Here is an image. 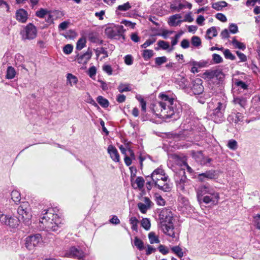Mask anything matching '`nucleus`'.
I'll use <instances>...</instances> for the list:
<instances>
[{
    "mask_svg": "<svg viewBox=\"0 0 260 260\" xmlns=\"http://www.w3.org/2000/svg\"><path fill=\"white\" fill-rule=\"evenodd\" d=\"M158 100L151 104L150 109L158 117L165 119H178L182 107L179 102L164 93H159Z\"/></svg>",
    "mask_w": 260,
    "mask_h": 260,
    "instance_id": "nucleus-1",
    "label": "nucleus"
},
{
    "mask_svg": "<svg viewBox=\"0 0 260 260\" xmlns=\"http://www.w3.org/2000/svg\"><path fill=\"white\" fill-rule=\"evenodd\" d=\"M17 213L18 217L7 215L0 211V222L2 224L12 228H17L20 221L26 225L30 224L31 214L28 202H23L18 207Z\"/></svg>",
    "mask_w": 260,
    "mask_h": 260,
    "instance_id": "nucleus-2",
    "label": "nucleus"
},
{
    "mask_svg": "<svg viewBox=\"0 0 260 260\" xmlns=\"http://www.w3.org/2000/svg\"><path fill=\"white\" fill-rule=\"evenodd\" d=\"M53 209L50 208L44 210L43 216L41 217L39 226L40 230L46 231L56 232L61 227L60 219L57 214L53 213Z\"/></svg>",
    "mask_w": 260,
    "mask_h": 260,
    "instance_id": "nucleus-3",
    "label": "nucleus"
},
{
    "mask_svg": "<svg viewBox=\"0 0 260 260\" xmlns=\"http://www.w3.org/2000/svg\"><path fill=\"white\" fill-rule=\"evenodd\" d=\"M125 30L121 25H115L113 27H108L105 29V32L109 38L115 39L125 40L124 32Z\"/></svg>",
    "mask_w": 260,
    "mask_h": 260,
    "instance_id": "nucleus-4",
    "label": "nucleus"
},
{
    "mask_svg": "<svg viewBox=\"0 0 260 260\" xmlns=\"http://www.w3.org/2000/svg\"><path fill=\"white\" fill-rule=\"evenodd\" d=\"M226 104L224 103L218 102L215 108L213 110L212 113L210 115L211 119L215 123H220L223 121V113Z\"/></svg>",
    "mask_w": 260,
    "mask_h": 260,
    "instance_id": "nucleus-5",
    "label": "nucleus"
},
{
    "mask_svg": "<svg viewBox=\"0 0 260 260\" xmlns=\"http://www.w3.org/2000/svg\"><path fill=\"white\" fill-rule=\"evenodd\" d=\"M202 83L203 81L200 78H196L192 80L189 86V90L186 92L190 95L202 94L204 89Z\"/></svg>",
    "mask_w": 260,
    "mask_h": 260,
    "instance_id": "nucleus-6",
    "label": "nucleus"
},
{
    "mask_svg": "<svg viewBox=\"0 0 260 260\" xmlns=\"http://www.w3.org/2000/svg\"><path fill=\"white\" fill-rule=\"evenodd\" d=\"M217 192L209 184L202 185L199 186L197 191V197L199 200L203 196L208 194L209 195H215L217 197Z\"/></svg>",
    "mask_w": 260,
    "mask_h": 260,
    "instance_id": "nucleus-7",
    "label": "nucleus"
},
{
    "mask_svg": "<svg viewBox=\"0 0 260 260\" xmlns=\"http://www.w3.org/2000/svg\"><path fill=\"white\" fill-rule=\"evenodd\" d=\"M37 32L36 27L32 23H29L21 32V34L23 39L32 40L36 37Z\"/></svg>",
    "mask_w": 260,
    "mask_h": 260,
    "instance_id": "nucleus-8",
    "label": "nucleus"
},
{
    "mask_svg": "<svg viewBox=\"0 0 260 260\" xmlns=\"http://www.w3.org/2000/svg\"><path fill=\"white\" fill-rule=\"evenodd\" d=\"M41 241L42 237L39 234L29 236L25 240L26 247L29 250H32Z\"/></svg>",
    "mask_w": 260,
    "mask_h": 260,
    "instance_id": "nucleus-9",
    "label": "nucleus"
},
{
    "mask_svg": "<svg viewBox=\"0 0 260 260\" xmlns=\"http://www.w3.org/2000/svg\"><path fill=\"white\" fill-rule=\"evenodd\" d=\"M175 180L177 187L180 190L184 189V186L188 183V179L183 170H179L176 176Z\"/></svg>",
    "mask_w": 260,
    "mask_h": 260,
    "instance_id": "nucleus-10",
    "label": "nucleus"
},
{
    "mask_svg": "<svg viewBox=\"0 0 260 260\" xmlns=\"http://www.w3.org/2000/svg\"><path fill=\"white\" fill-rule=\"evenodd\" d=\"M173 214L170 209L163 208L160 212L159 218L161 225L162 223L167 224L172 222Z\"/></svg>",
    "mask_w": 260,
    "mask_h": 260,
    "instance_id": "nucleus-11",
    "label": "nucleus"
},
{
    "mask_svg": "<svg viewBox=\"0 0 260 260\" xmlns=\"http://www.w3.org/2000/svg\"><path fill=\"white\" fill-rule=\"evenodd\" d=\"M217 177V171L215 170H210L199 174L197 176V179L201 182H204L206 180L216 179Z\"/></svg>",
    "mask_w": 260,
    "mask_h": 260,
    "instance_id": "nucleus-12",
    "label": "nucleus"
},
{
    "mask_svg": "<svg viewBox=\"0 0 260 260\" xmlns=\"http://www.w3.org/2000/svg\"><path fill=\"white\" fill-rule=\"evenodd\" d=\"M161 228L163 231V232L166 235L172 237L176 240L178 239V235H176L175 233L174 228L172 222L167 224L162 223V224L161 225Z\"/></svg>",
    "mask_w": 260,
    "mask_h": 260,
    "instance_id": "nucleus-13",
    "label": "nucleus"
},
{
    "mask_svg": "<svg viewBox=\"0 0 260 260\" xmlns=\"http://www.w3.org/2000/svg\"><path fill=\"white\" fill-rule=\"evenodd\" d=\"M92 55V49L88 48L87 51L84 54L77 55L76 60L79 63L85 64L91 58Z\"/></svg>",
    "mask_w": 260,
    "mask_h": 260,
    "instance_id": "nucleus-14",
    "label": "nucleus"
},
{
    "mask_svg": "<svg viewBox=\"0 0 260 260\" xmlns=\"http://www.w3.org/2000/svg\"><path fill=\"white\" fill-rule=\"evenodd\" d=\"M188 81L184 76H179L175 80V83L179 88L182 89L186 92L188 91Z\"/></svg>",
    "mask_w": 260,
    "mask_h": 260,
    "instance_id": "nucleus-15",
    "label": "nucleus"
},
{
    "mask_svg": "<svg viewBox=\"0 0 260 260\" xmlns=\"http://www.w3.org/2000/svg\"><path fill=\"white\" fill-rule=\"evenodd\" d=\"M85 253L80 249L77 248L75 247H72L69 250V256L77 258L78 259H83L85 256Z\"/></svg>",
    "mask_w": 260,
    "mask_h": 260,
    "instance_id": "nucleus-16",
    "label": "nucleus"
},
{
    "mask_svg": "<svg viewBox=\"0 0 260 260\" xmlns=\"http://www.w3.org/2000/svg\"><path fill=\"white\" fill-rule=\"evenodd\" d=\"M187 122V120L185 121L182 124L181 127L183 128V132H182V134L179 133V134H174V137L177 138L179 137L180 138H183L184 136L187 135V132H191L193 129V127H192L191 124L189 125V122L187 124L186 123Z\"/></svg>",
    "mask_w": 260,
    "mask_h": 260,
    "instance_id": "nucleus-17",
    "label": "nucleus"
},
{
    "mask_svg": "<svg viewBox=\"0 0 260 260\" xmlns=\"http://www.w3.org/2000/svg\"><path fill=\"white\" fill-rule=\"evenodd\" d=\"M28 18L27 12L23 9H19L16 12V19L19 22L24 23Z\"/></svg>",
    "mask_w": 260,
    "mask_h": 260,
    "instance_id": "nucleus-18",
    "label": "nucleus"
},
{
    "mask_svg": "<svg viewBox=\"0 0 260 260\" xmlns=\"http://www.w3.org/2000/svg\"><path fill=\"white\" fill-rule=\"evenodd\" d=\"M107 151L111 159L115 162L119 161V155L116 148L112 145L108 146Z\"/></svg>",
    "mask_w": 260,
    "mask_h": 260,
    "instance_id": "nucleus-19",
    "label": "nucleus"
},
{
    "mask_svg": "<svg viewBox=\"0 0 260 260\" xmlns=\"http://www.w3.org/2000/svg\"><path fill=\"white\" fill-rule=\"evenodd\" d=\"M155 187H157L159 189L165 192L169 191L171 190V186L168 184L167 181H158L154 183Z\"/></svg>",
    "mask_w": 260,
    "mask_h": 260,
    "instance_id": "nucleus-20",
    "label": "nucleus"
},
{
    "mask_svg": "<svg viewBox=\"0 0 260 260\" xmlns=\"http://www.w3.org/2000/svg\"><path fill=\"white\" fill-rule=\"evenodd\" d=\"M219 199V193H217V197L215 195H207L203 197V201L206 204L212 203L217 204Z\"/></svg>",
    "mask_w": 260,
    "mask_h": 260,
    "instance_id": "nucleus-21",
    "label": "nucleus"
},
{
    "mask_svg": "<svg viewBox=\"0 0 260 260\" xmlns=\"http://www.w3.org/2000/svg\"><path fill=\"white\" fill-rule=\"evenodd\" d=\"M233 102L235 105H239L242 108L245 109L247 105V100L245 98L239 96L235 97Z\"/></svg>",
    "mask_w": 260,
    "mask_h": 260,
    "instance_id": "nucleus-22",
    "label": "nucleus"
},
{
    "mask_svg": "<svg viewBox=\"0 0 260 260\" xmlns=\"http://www.w3.org/2000/svg\"><path fill=\"white\" fill-rule=\"evenodd\" d=\"M232 117V120L235 123H238L239 122H241L243 119V115L242 113L237 112L233 113L230 117Z\"/></svg>",
    "mask_w": 260,
    "mask_h": 260,
    "instance_id": "nucleus-23",
    "label": "nucleus"
},
{
    "mask_svg": "<svg viewBox=\"0 0 260 260\" xmlns=\"http://www.w3.org/2000/svg\"><path fill=\"white\" fill-rule=\"evenodd\" d=\"M227 6L228 3L226 2L220 1L213 3L212 5V7L217 11H221L223 8H224Z\"/></svg>",
    "mask_w": 260,
    "mask_h": 260,
    "instance_id": "nucleus-24",
    "label": "nucleus"
},
{
    "mask_svg": "<svg viewBox=\"0 0 260 260\" xmlns=\"http://www.w3.org/2000/svg\"><path fill=\"white\" fill-rule=\"evenodd\" d=\"M180 18L179 15H175L171 16L169 18V24L170 26H177L178 25L180 22V20L177 21V19Z\"/></svg>",
    "mask_w": 260,
    "mask_h": 260,
    "instance_id": "nucleus-25",
    "label": "nucleus"
},
{
    "mask_svg": "<svg viewBox=\"0 0 260 260\" xmlns=\"http://www.w3.org/2000/svg\"><path fill=\"white\" fill-rule=\"evenodd\" d=\"M217 35L216 28L214 26H212L207 30V38L211 40L213 37H215Z\"/></svg>",
    "mask_w": 260,
    "mask_h": 260,
    "instance_id": "nucleus-26",
    "label": "nucleus"
},
{
    "mask_svg": "<svg viewBox=\"0 0 260 260\" xmlns=\"http://www.w3.org/2000/svg\"><path fill=\"white\" fill-rule=\"evenodd\" d=\"M16 74V71L13 67L11 66H9L8 67L7 70V74L6 75V77L7 79H12L15 77Z\"/></svg>",
    "mask_w": 260,
    "mask_h": 260,
    "instance_id": "nucleus-27",
    "label": "nucleus"
},
{
    "mask_svg": "<svg viewBox=\"0 0 260 260\" xmlns=\"http://www.w3.org/2000/svg\"><path fill=\"white\" fill-rule=\"evenodd\" d=\"M171 250L180 258L183 257V252L182 249L179 246H173L171 248Z\"/></svg>",
    "mask_w": 260,
    "mask_h": 260,
    "instance_id": "nucleus-28",
    "label": "nucleus"
},
{
    "mask_svg": "<svg viewBox=\"0 0 260 260\" xmlns=\"http://www.w3.org/2000/svg\"><path fill=\"white\" fill-rule=\"evenodd\" d=\"M232 44L235 48L240 49L242 50H244L246 49V46L245 44H244L243 43L239 42L235 39V38H233L232 41Z\"/></svg>",
    "mask_w": 260,
    "mask_h": 260,
    "instance_id": "nucleus-29",
    "label": "nucleus"
},
{
    "mask_svg": "<svg viewBox=\"0 0 260 260\" xmlns=\"http://www.w3.org/2000/svg\"><path fill=\"white\" fill-rule=\"evenodd\" d=\"M157 175H165V171L161 168H158L154 170L151 174L150 178L152 180H157L158 179L155 177V176Z\"/></svg>",
    "mask_w": 260,
    "mask_h": 260,
    "instance_id": "nucleus-30",
    "label": "nucleus"
},
{
    "mask_svg": "<svg viewBox=\"0 0 260 260\" xmlns=\"http://www.w3.org/2000/svg\"><path fill=\"white\" fill-rule=\"evenodd\" d=\"M148 238L150 244L159 243L160 240L155 234L154 232H150L148 234Z\"/></svg>",
    "mask_w": 260,
    "mask_h": 260,
    "instance_id": "nucleus-31",
    "label": "nucleus"
},
{
    "mask_svg": "<svg viewBox=\"0 0 260 260\" xmlns=\"http://www.w3.org/2000/svg\"><path fill=\"white\" fill-rule=\"evenodd\" d=\"M154 55L152 50L145 49L143 51L142 56L145 60H149Z\"/></svg>",
    "mask_w": 260,
    "mask_h": 260,
    "instance_id": "nucleus-32",
    "label": "nucleus"
},
{
    "mask_svg": "<svg viewBox=\"0 0 260 260\" xmlns=\"http://www.w3.org/2000/svg\"><path fill=\"white\" fill-rule=\"evenodd\" d=\"M167 58L164 56L161 57H157L155 58V66L154 67H160L162 64L167 61Z\"/></svg>",
    "mask_w": 260,
    "mask_h": 260,
    "instance_id": "nucleus-33",
    "label": "nucleus"
},
{
    "mask_svg": "<svg viewBox=\"0 0 260 260\" xmlns=\"http://www.w3.org/2000/svg\"><path fill=\"white\" fill-rule=\"evenodd\" d=\"M98 103L103 108H107L109 106V102L108 101L104 98L102 96H99L96 99Z\"/></svg>",
    "mask_w": 260,
    "mask_h": 260,
    "instance_id": "nucleus-34",
    "label": "nucleus"
},
{
    "mask_svg": "<svg viewBox=\"0 0 260 260\" xmlns=\"http://www.w3.org/2000/svg\"><path fill=\"white\" fill-rule=\"evenodd\" d=\"M67 78L71 86L76 84L78 81V78L75 76L70 73L67 74Z\"/></svg>",
    "mask_w": 260,
    "mask_h": 260,
    "instance_id": "nucleus-35",
    "label": "nucleus"
},
{
    "mask_svg": "<svg viewBox=\"0 0 260 260\" xmlns=\"http://www.w3.org/2000/svg\"><path fill=\"white\" fill-rule=\"evenodd\" d=\"M134 245L140 250H142L144 249V243L142 240L136 237L134 241Z\"/></svg>",
    "mask_w": 260,
    "mask_h": 260,
    "instance_id": "nucleus-36",
    "label": "nucleus"
},
{
    "mask_svg": "<svg viewBox=\"0 0 260 260\" xmlns=\"http://www.w3.org/2000/svg\"><path fill=\"white\" fill-rule=\"evenodd\" d=\"M129 223L132 225V229L133 231H138V224L139 223V220L136 217H132L129 219Z\"/></svg>",
    "mask_w": 260,
    "mask_h": 260,
    "instance_id": "nucleus-37",
    "label": "nucleus"
},
{
    "mask_svg": "<svg viewBox=\"0 0 260 260\" xmlns=\"http://www.w3.org/2000/svg\"><path fill=\"white\" fill-rule=\"evenodd\" d=\"M207 77L210 79L214 78V77H217L219 75L222 74L220 71L218 70H214L211 71H207L205 73Z\"/></svg>",
    "mask_w": 260,
    "mask_h": 260,
    "instance_id": "nucleus-38",
    "label": "nucleus"
},
{
    "mask_svg": "<svg viewBox=\"0 0 260 260\" xmlns=\"http://www.w3.org/2000/svg\"><path fill=\"white\" fill-rule=\"evenodd\" d=\"M94 50H95V52L96 53L97 58L99 57V56H100V55L101 54H103L104 55V56L103 57V58H105L108 56L107 51L103 47L97 48L96 49H95Z\"/></svg>",
    "mask_w": 260,
    "mask_h": 260,
    "instance_id": "nucleus-39",
    "label": "nucleus"
},
{
    "mask_svg": "<svg viewBox=\"0 0 260 260\" xmlns=\"http://www.w3.org/2000/svg\"><path fill=\"white\" fill-rule=\"evenodd\" d=\"M11 198L16 203L19 202L21 199L20 193L17 190H13L11 192Z\"/></svg>",
    "mask_w": 260,
    "mask_h": 260,
    "instance_id": "nucleus-40",
    "label": "nucleus"
},
{
    "mask_svg": "<svg viewBox=\"0 0 260 260\" xmlns=\"http://www.w3.org/2000/svg\"><path fill=\"white\" fill-rule=\"evenodd\" d=\"M86 40L84 38H80L77 42L76 49L78 50H81L86 45Z\"/></svg>",
    "mask_w": 260,
    "mask_h": 260,
    "instance_id": "nucleus-41",
    "label": "nucleus"
},
{
    "mask_svg": "<svg viewBox=\"0 0 260 260\" xmlns=\"http://www.w3.org/2000/svg\"><path fill=\"white\" fill-rule=\"evenodd\" d=\"M234 85L240 89H246L247 88V85L245 84V83L238 79L235 80Z\"/></svg>",
    "mask_w": 260,
    "mask_h": 260,
    "instance_id": "nucleus-42",
    "label": "nucleus"
},
{
    "mask_svg": "<svg viewBox=\"0 0 260 260\" xmlns=\"http://www.w3.org/2000/svg\"><path fill=\"white\" fill-rule=\"evenodd\" d=\"M144 179L142 177H138L136 179V183L137 185V187H135L134 185H132L133 187L134 188H136L137 187L139 188V189H142L144 185Z\"/></svg>",
    "mask_w": 260,
    "mask_h": 260,
    "instance_id": "nucleus-43",
    "label": "nucleus"
},
{
    "mask_svg": "<svg viewBox=\"0 0 260 260\" xmlns=\"http://www.w3.org/2000/svg\"><path fill=\"white\" fill-rule=\"evenodd\" d=\"M141 225L146 230H149L150 228V221L148 218H143L141 220Z\"/></svg>",
    "mask_w": 260,
    "mask_h": 260,
    "instance_id": "nucleus-44",
    "label": "nucleus"
},
{
    "mask_svg": "<svg viewBox=\"0 0 260 260\" xmlns=\"http://www.w3.org/2000/svg\"><path fill=\"white\" fill-rule=\"evenodd\" d=\"M228 147L231 150H236L238 148V144L236 140L234 139L230 140L228 142Z\"/></svg>",
    "mask_w": 260,
    "mask_h": 260,
    "instance_id": "nucleus-45",
    "label": "nucleus"
},
{
    "mask_svg": "<svg viewBox=\"0 0 260 260\" xmlns=\"http://www.w3.org/2000/svg\"><path fill=\"white\" fill-rule=\"evenodd\" d=\"M223 54L225 58L234 60L236 59V57L231 53L230 50L228 49H226L223 51Z\"/></svg>",
    "mask_w": 260,
    "mask_h": 260,
    "instance_id": "nucleus-46",
    "label": "nucleus"
},
{
    "mask_svg": "<svg viewBox=\"0 0 260 260\" xmlns=\"http://www.w3.org/2000/svg\"><path fill=\"white\" fill-rule=\"evenodd\" d=\"M117 89L119 92L121 93L126 91H131V87L128 85L124 84H120L118 86Z\"/></svg>",
    "mask_w": 260,
    "mask_h": 260,
    "instance_id": "nucleus-47",
    "label": "nucleus"
},
{
    "mask_svg": "<svg viewBox=\"0 0 260 260\" xmlns=\"http://www.w3.org/2000/svg\"><path fill=\"white\" fill-rule=\"evenodd\" d=\"M131 8V6L128 2L117 7V10L120 11H126Z\"/></svg>",
    "mask_w": 260,
    "mask_h": 260,
    "instance_id": "nucleus-48",
    "label": "nucleus"
},
{
    "mask_svg": "<svg viewBox=\"0 0 260 260\" xmlns=\"http://www.w3.org/2000/svg\"><path fill=\"white\" fill-rule=\"evenodd\" d=\"M138 207L141 213H146L148 209H150V207L149 206L145 205L142 203H139L138 204Z\"/></svg>",
    "mask_w": 260,
    "mask_h": 260,
    "instance_id": "nucleus-49",
    "label": "nucleus"
},
{
    "mask_svg": "<svg viewBox=\"0 0 260 260\" xmlns=\"http://www.w3.org/2000/svg\"><path fill=\"white\" fill-rule=\"evenodd\" d=\"M191 44L195 47H199L201 44V40L199 37L193 36L191 38Z\"/></svg>",
    "mask_w": 260,
    "mask_h": 260,
    "instance_id": "nucleus-50",
    "label": "nucleus"
},
{
    "mask_svg": "<svg viewBox=\"0 0 260 260\" xmlns=\"http://www.w3.org/2000/svg\"><path fill=\"white\" fill-rule=\"evenodd\" d=\"M157 44L159 47L161 48L163 50L168 49L170 47L169 43L164 41H159L157 43Z\"/></svg>",
    "mask_w": 260,
    "mask_h": 260,
    "instance_id": "nucleus-51",
    "label": "nucleus"
},
{
    "mask_svg": "<svg viewBox=\"0 0 260 260\" xmlns=\"http://www.w3.org/2000/svg\"><path fill=\"white\" fill-rule=\"evenodd\" d=\"M155 177L158 179L157 180H152L153 183H154L158 181H167L168 179V176L167 175H157L155 176Z\"/></svg>",
    "mask_w": 260,
    "mask_h": 260,
    "instance_id": "nucleus-52",
    "label": "nucleus"
},
{
    "mask_svg": "<svg viewBox=\"0 0 260 260\" xmlns=\"http://www.w3.org/2000/svg\"><path fill=\"white\" fill-rule=\"evenodd\" d=\"M47 13L48 11L47 10L41 8L36 12V15L39 18H44Z\"/></svg>",
    "mask_w": 260,
    "mask_h": 260,
    "instance_id": "nucleus-53",
    "label": "nucleus"
},
{
    "mask_svg": "<svg viewBox=\"0 0 260 260\" xmlns=\"http://www.w3.org/2000/svg\"><path fill=\"white\" fill-rule=\"evenodd\" d=\"M73 46L71 44H67L63 48V51L66 54H70L72 53Z\"/></svg>",
    "mask_w": 260,
    "mask_h": 260,
    "instance_id": "nucleus-54",
    "label": "nucleus"
},
{
    "mask_svg": "<svg viewBox=\"0 0 260 260\" xmlns=\"http://www.w3.org/2000/svg\"><path fill=\"white\" fill-rule=\"evenodd\" d=\"M212 60L215 63H219L222 62V58L219 55L214 53L212 55Z\"/></svg>",
    "mask_w": 260,
    "mask_h": 260,
    "instance_id": "nucleus-55",
    "label": "nucleus"
},
{
    "mask_svg": "<svg viewBox=\"0 0 260 260\" xmlns=\"http://www.w3.org/2000/svg\"><path fill=\"white\" fill-rule=\"evenodd\" d=\"M155 41H156V39L155 38H152L150 39L147 40L146 41V42L143 44L141 45V47L142 48H146L148 46L153 44Z\"/></svg>",
    "mask_w": 260,
    "mask_h": 260,
    "instance_id": "nucleus-56",
    "label": "nucleus"
},
{
    "mask_svg": "<svg viewBox=\"0 0 260 260\" xmlns=\"http://www.w3.org/2000/svg\"><path fill=\"white\" fill-rule=\"evenodd\" d=\"M185 7H186V8L190 9L192 7V5L190 3L187 2H185L184 3V4L180 3L178 5L177 10H178V11H179ZM175 9H177V8H175Z\"/></svg>",
    "mask_w": 260,
    "mask_h": 260,
    "instance_id": "nucleus-57",
    "label": "nucleus"
},
{
    "mask_svg": "<svg viewBox=\"0 0 260 260\" xmlns=\"http://www.w3.org/2000/svg\"><path fill=\"white\" fill-rule=\"evenodd\" d=\"M64 37L69 39H73L76 36V32L73 30H69L63 34Z\"/></svg>",
    "mask_w": 260,
    "mask_h": 260,
    "instance_id": "nucleus-58",
    "label": "nucleus"
},
{
    "mask_svg": "<svg viewBox=\"0 0 260 260\" xmlns=\"http://www.w3.org/2000/svg\"><path fill=\"white\" fill-rule=\"evenodd\" d=\"M96 73V69L94 66H92L90 68H89L88 71V75L89 76L93 78V77L95 76Z\"/></svg>",
    "mask_w": 260,
    "mask_h": 260,
    "instance_id": "nucleus-59",
    "label": "nucleus"
},
{
    "mask_svg": "<svg viewBox=\"0 0 260 260\" xmlns=\"http://www.w3.org/2000/svg\"><path fill=\"white\" fill-rule=\"evenodd\" d=\"M253 218L255 225L257 229L260 230V214H257L255 215Z\"/></svg>",
    "mask_w": 260,
    "mask_h": 260,
    "instance_id": "nucleus-60",
    "label": "nucleus"
},
{
    "mask_svg": "<svg viewBox=\"0 0 260 260\" xmlns=\"http://www.w3.org/2000/svg\"><path fill=\"white\" fill-rule=\"evenodd\" d=\"M155 201L158 205L164 206L165 204V201L160 195H156L155 196Z\"/></svg>",
    "mask_w": 260,
    "mask_h": 260,
    "instance_id": "nucleus-61",
    "label": "nucleus"
},
{
    "mask_svg": "<svg viewBox=\"0 0 260 260\" xmlns=\"http://www.w3.org/2000/svg\"><path fill=\"white\" fill-rule=\"evenodd\" d=\"M236 53L240 59V61L245 62L247 60V57L244 53L240 52L239 51H237Z\"/></svg>",
    "mask_w": 260,
    "mask_h": 260,
    "instance_id": "nucleus-62",
    "label": "nucleus"
},
{
    "mask_svg": "<svg viewBox=\"0 0 260 260\" xmlns=\"http://www.w3.org/2000/svg\"><path fill=\"white\" fill-rule=\"evenodd\" d=\"M215 17L218 20L221 22H225L227 21L226 16L222 13H218L216 14Z\"/></svg>",
    "mask_w": 260,
    "mask_h": 260,
    "instance_id": "nucleus-63",
    "label": "nucleus"
},
{
    "mask_svg": "<svg viewBox=\"0 0 260 260\" xmlns=\"http://www.w3.org/2000/svg\"><path fill=\"white\" fill-rule=\"evenodd\" d=\"M124 62L127 65H131L133 63V59L132 55H126L124 57Z\"/></svg>",
    "mask_w": 260,
    "mask_h": 260,
    "instance_id": "nucleus-64",
    "label": "nucleus"
}]
</instances>
